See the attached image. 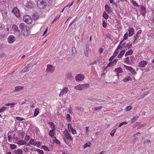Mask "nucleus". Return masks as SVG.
<instances>
[{"label": "nucleus", "mask_w": 154, "mask_h": 154, "mask_svg": "<svg viewBox=\"0 0 154 154\" xmlns=\"http://www.w3.org/2000/svg\"><path fill=\"white\" fill-rule=\"evenodd\" d=\"M116 132V129H114L110 133V135L112 137H113L115 133Z\"/></svg>", "instance_id": "de8ad7c7"}, {"label": "nucleus", "mask_w": 154, "mask_h": 154, "mask_svg": "<svg viewBox=\"0 0 154 154\" xmlns=\"http://www.w3.org/2000/svg\"><path fill=\"white\" fill-rule=\"evenodd\" d=\"M132 3L135 6H136L137 7H139V5L137 4V2L134 1H132Z\"/></svg>", "instance_id": "8fccbe9b"}, {"label": "nucleus", "mask_w": 154, "mask_h": 154, "mask_svg": "<svg viewBox=\"0 0 154 154\" xmlns=\"http://www.w3.org/2000/svg\"><path fill=\"white\" fill-rule=\"evenodd\" d=\"M36 150L40 154H43L44 153V152H43V151H42V150H41L39 149H36Z\"/></svg>", "instance_id": "13d9d810"}, {"label": "nucleus", "mask_w": 154, "mask_h": 154, "mask_svg": "<svg viewBox=\"0 0 154 154\" xmlns=\"http://www.w3.org/2000/svg\"><path fill=\"white\" fill-rule=\"evenodd\" d=\"M30 140V137L28 135H26L25 136V140L24 141H26V142L28 141L29 140Z\"/></svg>", "instance_id": "a19ab883"}, {"label": "nucleus", "mask_w": 154, "mask_h": 154, "mask_svg": "<svg viewBox=\"0 0 154 154\" xmlns=\"http://www.w3.org/2000/svg\"><path fill=\"white\" fill-rule=\"evenodd\" d=\"M54 141V143H56L57 144H60V142L57 139V138L55 137L53 138Z\"/></svg>", "instance_id": "2f4dec72"}, {"label": "nucleus", "mask_w": 154, "mask_h": 154, "mask_svg": "<svg viewBox=\"0 0 154 154\" xmlns=\"http://www.w3.org/2000/svg\"><path fill=\"white\" fill-rule=\"evenodd\" d=\"M148 62L146 60H143L140 62L139 63L138 66L140 67H144L147 64Z\"/></svg>", "instance_id": "f8f14e48"}, {"label": "nucleus", "mask_w": 154, "mask_h": 154, "mask_svg": "<svg viewBox=\"0 0 154 154\" xmlns=\"http://www.w3.org/2000/svg\"><path fill=\"white\" fill-rule=\"evenodd\" d=\"M134 29L132 28H129L128 30L129 32V34L127 32L126 33V40L128 36L129 37H131L134 33Z\"/></svg>", "instance_id": "423d86ee"}, {"label": "nucleus", "mask_w": 154, "mask_h": 154, "mask_svg": "<svg viewBox=\"0 0 154 154\" xmlns=\"http://www.w3.org/2000/svg\"><path fill=\"white\" fill-rule=\"evenodd\" d=\"M69 91V89L66 87H64L61 91L59 94V96L61 97L63 94H67Z\"/></svg>", "instance_id": "9d476101"}, {"label": "nucleus", "mask_w": 154, "mask_h": 154, "mask_svg": "<svg viewBox=\"0 0 154 154\" xmlns=\"http://www.w3.org/2000/svg\"><path fill=\"white\" fill-rule=\"evenodd\" d=\"M91 145V144L90 142L86 143L83 146V148L85 149L88 147H90Z\"/></svg>", "instance_id": "58836bf2"}, {"label": "nucleus", "mask_w": 154, "mask_h": 154, "mask_svg": "<svg viewBox=\"0 0 154 154\" xmlns=\"http://www.w3.org/2000/svg\"><path fill=\"white\" fill-rule=\"evenodd\" d=\"M103 17H104V18L106 20L109 17L108 15L105 12H104L103 15Z\"/></svg>", "instance_id": "ea45409f"}, {"label": "nucleus", "mask_w": 154, "mask_h": 154, "mask_svg": "<svg viewBox=\"0 0 154 154\" xmlns=\"http://www.w3.org/2000/svg\"><path fill=\"white\" fill-rule=\"evenodd\" d=\"M72 51L73 54H75L76 52V49L75 47H73L72 48Z\"/></svg>", "instance_id": "0e129e2a"}, {"label": "nucleus", "mask_w": 154, "mask_h": 154, "mask_svg": "<svg viewBox=\"0 0 154 154\" xmlns=\"http://www.w3.org/2000/svg\"><path fill=\"white\" fill-rule=\"evenodd\" d=\"M29 145V144L28 143H27L26 144V146H25L23 147V151L24 152H26L28 151V148L27 147V146H28Z\"/></svg>", "instance_id": "e433bc0d"}, {"label": "nucleus", "mask_w": 154, "mask_h": 154, "mask_svg": "<svg viewBox=\"0 0 154 154\" xmlns=\"http://www.w3.org/2000/svg\"><path fill=\"white\" fill-rule=\"evenodd\" d=\"M31 64H27L26 66L22 70L23 72H27L29 71V69L31 67Z\"/></svg>", "instance_id": "412c9836"}, {"label": "nucleus", "mask_w": 154, "mask_h": 154, "mask_svg": "<svg viewBox=\"0 0 154 154\" xmlns=\"http://www.w3.org/2000/svg\"><path fill=\"white\" fill-rule=\"evenodd\" d=\"M24 88V86H17L15 87V88L14 92H19L21 90H23Z\"/></svg>", "instance_id": "dca6fc26"}, {"label": "nucleus", "mask_w": 154, "mask_h": 154, "mask_svg": "<svg viewBox=\"0 0 154 154\" xmlns=\"http://www.w3.org/2000/svg\"><path fill=\"white\" fill-rule=\"evenodd\" d=\"M66 119L68 121H71V117L69 114H68L66 115Z\"/></svg>", "instance_id": "49530a36"}, {"label": "nucleus", "mask_w": 154, "mask_h": 154, "mask_svg": "<svg viewBox=\"0 0 154 154\" xmlns=\"http://www.w3.org/2000/svg\"><path fill=\"white\" fill-rule=\"evenodd\" d=\"M126 63L128 64H131V60H130L129 57L126 58Z\"/></svg>", "instance_id": "f704fd0d"}, {"label": "nucleus", "mask_w": 154, "mask_h": 154, "mask_svg": "<svg viewBox=\"0 0 154 154\" xmlns=\"http://www.w3.org/2000/svg\"><path fill=\"white\" fill-rule=\"evenodd\" d=\"M48 27H46V28L45 29V31L44 32L43 34V36L45 35L47 33L48 29Z\"/></svg>", "instance_id": "bf43d9fd"}, {"label": "nucleus", "mask_w": 154, "mask_h": 154, "mask_svg": "<svg viewBox=\"0 0 154 154\" xmlns=\"http://www.w3.org/2000/svg\"><path fill=\"white\" fill-rule=\"evenodd\" d=\"M125 53V50H123L120 53L118 56V57L119 58H122Z\"/></svg>", "instance_id": "cd10ccee"}, {"label": "nucleus", "mask_w": 154, "mask_h": 154, "mask_svg": "<svg viewBox=\"0 0 154 154\" xmlns=\"http://www.w3.org/2000/svg\"><path fill=\"white\" fill-rule=\"evenodd\" d=\"M12 28L14 32H17L18 33L20 32V30L16 25L14 24L12 26Z\"/></svg>", "instance_id": "6ab92c4d"}, {"label": "nucleus", "mask_w": 154, "mask_h": 154, "mask_svg": "<svg viewBox=\"0 0 154 154\" xmlns=\"http://www.w3.org/2000/svg\"><path fill=\"white\" fill-rule=\"evenodd\" d=\"M76 109L78 110H80L82 111L83 110V109L82 107H81L78 106L77 107Z\"/></svg>", "instance_id": "774afa93"}, {"label": "nucleus", "mask_w": 154, "mask_h": 154, "mask_svg": "<svg viewBox=\"0 0 154 154\" xmlns=\"http://www.w3.org/2000/svg\"><path fill=\"white\" fill-rule=\"evenodd\" d=\"M63 140L64 142L66 144H69L67 141V140L72 141H73V138L71 137L70 134L69 133L67 129H65V130L63 131Z\"/></svg>", "instance_id": "f03ea898"}, {"label": "nucleus", "mask_w": 154, "mask_h": 154, "mask_svg": "<svg viewBox=\"0 0 154 154\" xmlns=\"http://www.w3.org/2000/svg\"><path fill=\"white\" fill-rule=\"evenodd\" d=\"M42 147L45 150L49 151V148L47 146H42Z\"/></svg>", "instance_id": "4d7b16f0"}, {"label": "nucleus", "mask_w": 154, "mask_h": 154, "mask_svg": "<svg viewBox=\"0 0 154 154\" xmlns=\"http://www.w3.org/2000/svg\"><path fill=\"white\" fill-rule=\"evenodd\" d=\"M39 17V15L38 13L36 12H35L32 15V17L33 18V20H37Z\"/></svg>", "instance_id": "b1692460"}, {"label": "nucleus", "mask_w": 154, "mask_h": 154, "mask_svg": "<svg viewBox=\"0 0 154 154\" xmlns=\"http://www.w3.org/2000/svg\"><path fill=\"white\" fill-rule=\"evenodd\" d=\"M17 146L14 144H10V148L12 149H14L16 148Z\"/></svg>", "instance_id": "603ef678"}, {"label": "nucleus", "mask_w": 154, "mask_h": 154, "mask_svg": "<svg viewBox=\"0 0 154 154\" xmlns=\"http://www.w3.org/2000/svg\"><path fill=\"white\" fill-rule=\"evenodd\" d=\"M29 144L39 147L41 146V143L40 142L35 141L34 140L31 138L29 142Z\"/></svg>", "instance_id": "39448f33"}, {"label": "nucleus", "mask_w": 154, "mask_h": 154, "mask_svg": "<svg viewBox=\"0 0 154 154\" xmlns=\"http://www.w3.org/2000/svg\"><path fill=\"white\" fill-rule=\"evenodd\" d=\"M132 46V45L131 44H128L126 45V50L129 49Z\"/></svg>", "instance_id": "37998d69"}, {"label": "nucleus", "mask_w": 154, "mask_h": 154, "mask_svg": "<svg viewBox=\"0 0 154 154\" xmlns=\"http://www.w3.org/2000/svg\"><path fill=\"white\" fill-rule=\"evenodd\" d=\"M16 119L17 120H18L19 121H22L24 119L23 118L20 117H16Z\"/></svg>", "instance_id": "3c124183"}, {"label": "nucleus", "mask_w": 154, "mask_h": 154, "mask_svg": "<svg viewBox=\"0 0 154 154\" xmlns=\"http://www.w3.org/2000/svg\"><path fill=\"white\" fill-rule=\"evenodd\" d=\"M126 69L130 72L132 74L134 75L136 73L135 70L131 67L126 65Z\"/></svg>", "instance_id": "4468645a"}, {"label": "nucleus", "mask_w": 154, "mask_h": 154, "mask_svg": "<svg viewBox=\"0 0 154 154\" xmlns=\"http://www.w3.org/2000/svg\"><path fill=\"white\" fill-rule=\"evenodd\" d=\"M115 72H116L117 74H119L122 73L123 72V70L121 68L119 67L115 69Z\"/></svg>", "instance_id": "c85d7f7f"}, {"label": "nucleus", "mask_w": 154, "mask_h": 154, "mask_svg": "<svg viewBox=\"0 0 154 154\" xmlns=\"http://www.w3.org/2000/svg\"><path fill=\"white\" fill-rule=\"evenodd\" d=\"M133 52V51L132 50L130 49L126 53V56L131 55L132 54Z\"/></svg>", "instance_id": "473e14b6"}, {"label": "nucleus", "mask_w": 154, "mask_h": 154, "mask_svg": "<svg viewBox=\"0 0 154 154\" xmlns=\"http://www.w3.org/2000/svg\"><path fill=\"white\" fill-rule=\"evenodd\" d=\"M150 143V140H149L147 139L144 141V144L146 145H148Z\"/></svg>", "instance_id": "a18cd8bd"}, {"label": "nucleus", "mask_w": 154, "mask_h": 154, "mask_svg": "<svg viewBox=\"0 0 154 154\" xmlns=\"http://www.w3.org/2000/svg\"><path fill=\"white\" fill-rule=\"evenodd\" d=\"M16 152L17 154H22L23 153L22 150L19 149L16 151Z\"/></svg>", "instance_id": "c03bdc74"}, {"label": "nucleus", "mask_w": 154, "mask_h": 154, "mask_svg": "<svg viewBox=\"0 0 154 154\" xmlns=\"http://www.w3.org/2000/svg\"><path fill=\"white\" fill-rule=\"evenodd\" d=\"M48 123L50 125V127L52 128L51 130H56L55 125L54 123L52 122H49Z\"/></svg>", "instance_id": "393cba45"}, {"label": "nucleus", "mask_w": 154, "mask_h": 154, "mask_svg": "<svg viewBox=\"0 0 154 154\" xmlns=\"http://www.w3.org/2000/svg\"><path fill=\"white\" fill-rule=\"evenodd\" d=\"M122 42H123V41H122V42H120L119 45L117 47V48L116 50L115 51V52L117 54H118L119 52V50L120 48H122L123 47V46H121V44L122 43Z\"/></svg>", "instance_id": "bb28decb"}, {"label": "nucleus", "mask_w": 154, "mask_h": 154, "mask_svg": "<svg viewBox=\"0 0 154 154\" xmlns=\"http://www.w3.org/2000/svg\"><path fill=\"white\" fill-rule=\"evenodd\" d=\"M103 26L104 28H106L107 26V23L105 21L103 20Z\"/></svg>", "instance_id": "864d4df0"}, {"label": "nucleus", "mask_w": 154, "mask_h": 154, "mask_svg": "<svg viewBox=\"0 0 154 154\" xmlns=\"http://www.w3.org/2000/svg\"><path fill=\"white\" fill-rule=\"evenodd\" d=\"M142 31L141 29L139 30L136 33V34L140 35L141 34L142 32Z\"/></svg>", "instance_id": "052dcab7"}, {"label": "nucleus", "mask_w": 154, "mask_h": 154, "mask_svg": "<svg viewBox=\"0 0 154 154\" xmlns=\"http://www.w3.org/2000/svg\"><path fill=\"white\" fill-rule=\"evenodd\" d=\"M39 109L38 108H37L35 109L34 112V117L36 116L39 113Z\"/></svg>", "instance_id": "7c9ffc66"}, {"label": "nucleus", "mask_w": 154, "mask_h": 154, "mask_svg": "<svg viewBox=\"0 0 154 154\" xmlns=\"http://www.w3.org/2000/svg\"><path fill=\"white\" fill-rule=\"evenodd\" d=\"M55 130L51 129L48 132V134L52 138H53L55 137L54 136L55 134Z\"/></svg>", "instance_id": "f3484780"}, {"label": "nucleus", "mask_w": 154, "mask_h": 154, "mask_svg": "<svg viewBox=\"0 0 154 154\" xmlns=\"http://www.w3.org/2000/svg\"><path fill=\"white\" fill-rule=\"evenodd\" d=\"M131 79L130 76L126 78V82L131 80Z\"/></svg>", "instance_id": "680f3d73"}, {"label": "nucleus", "mask_w": 154, "mask_h": 154, "mask_svg": "<svg viewBox=\"0 0 154 154\" xmlns=\"http://www.w3.org/2000/svg\"><path fill=\"white\" fill-rule=\"evenodd\" d=\"M103 108L102 106H100L99 107H96L94 108V111H97L99 109H101Z\"/></svg>", "instance_id": "5fc2aeb1"}, {"label": "nucleus", "mask_w": 154, "mask_h": 154, "mask_svg": "<svg viewBox=\"0 0 154 154\" xmlns=\"http://www.w3.org/2000/svg\"><path fill=\"white\" fill-rule=\"evenodd\" d=\"M70 130H71V132L74 135L76 134L77 132L76 130L75 129H73L72 127H71V129H70Z\"/></svg>", "instance_id": "72a5a7b5"}, {"label": "nucleus", "mask_w": 154, "mask_h": 154, "mask_svg": "<svg viewBox=\"0 0 154 154\" xmlns=\"http://www.w3.org/2000/svg\"><path fill=\"white\" fill-rule=\"evenodd\" d=\"M89 88V85L87 84L83 85L79 84L75 86L74 88L79 90H82Z\"/></svg>", "instance_id": "20e7f679"}, {"label": "nucleus", "mask_w": 154, "mask_h": 154, "mask_svg": "<svg viewBox=\"0 0 154 154\" xmlns=\"http://www.w3.org/2000/svg\"><path fill=\"white\" fill-rule=\"evenodd\" d=\"M85 78V76L82 74H79L77 75L75 79L77 81L80 82L82 81Z\"/></svg>", "instance_id": "1a4fd4ad"}, {"label": "nucleus", "mask_w": 154, "mask_h": 154, "mask_svg": "<svg viewBox=\"0 0 154 154\" xmlns=\"http://www.w3.org/2000/svg\"><path fill=\"white\" fill-rule=\"evenodd\" d=\"M112 65V61H110V62H109L107 64V66H106V68H107L109 67L111 65Z\"/></svg>", "instance_id": "69168bd1"}, {"label": "nucleus", "mask_w": 154, "mask_h": 154, "mask_svg": "<svg viewBox=\"0 0 154 154\" xmlns=\"http://www.w3.org/2000/svg\"><path fill=\"white\" fill-rule=\"evenodd\" d=\"M140 36V35L136 34L133 37L134 39V40L133 42L134 44H136L138 42V40H140L139 38Z\"/></svg>", "instance_id": "2eb2a0df"}, {"label": "nucleus", "mask_w": 154, "mask_h": 154, "mask_svg": "<svg viewBox=\"0 0 154 154\" xmlns=\"http://www.w3.org/2000/svg\"><path fill=\"white\" fill-rule=\"evenodd\" d=\"M132 108V106H129L126 108V111H128L130 110Z\"/></svg>", "instance_id": "09e8293b"}, {"label": "nucleus", "mask_w": 154, "mask_h": 154, "mask_svg": "<svg viewBox=\"0 0 154 154\" xmlns=\"http://www.w3.org/2000/svg\"><path fill=\"white\" fill-rule=\"evenodd\" d=\"M8 40L9 43L12 44L16 40V38L14 35H11L8 37Z\"/></svg>", "instance_id": "9b49d317"}, {"label": "nucleus", "mask_w": 154, "mask_h": 154, "mask_svg": "<svg viewBox=\"0 0 154 154\" xmlns=\"http://www.w3.org/2000/svg\"><path fill=\"white\" fill-rule=\"evenodd\" d=\"M11 131H9L8 132L7 134L8 135V141L9 142L11 143V141L13 139V138L11 136L9 135V134H11Z\"/></svg>", "instance_id": "c756f323"}, {"label": "nucleus", "mask_w": 154, "mask_h": 154, "mask_svg": "<svg viewBox=\"0 0 154 154\" xmlns=\"http://www.w3.org/2000/svg\"><path fill=\"white\" fill-rule=\"evenodd\" d=\"M24 21L26 23L30 24L32 22V19L31 17L28 15H25L23 17Z\"/></svg>", "instance_id": "0eeeda50"}, {"label": "nucleus", "mask_w": 154, "mask_h": 154, "mask_svg": "<svg viewBox=\"0 0 154 154\" xmlns=\"http://www.w3.org/2000/svg\"><path fill=\"white\" fill-rule=\"evenodd\" d=\"M89 51V45H86V50L84 52L85 55L87 57H88V56Z\"/></svg>", "instance_id": "4be33fe9"}, {"label": "nucleus", "mask_w": 154, "mask_h": 154, "mask_svg": "<svg viewBox=\"0 0 154 154\" xmlns=\"http://www.w3.org/2000/svg\"><path fill=\"white\" fill-rule=\"evenodd\" d=\"M47 2L45 0H38L37 2V7L40 9L45 8L47 6Z\"/></svg>", "instance_id": "7ed1b4c3"}, {"label": "nucleus", "mask_w": 154, "mask_h": 154, "mask_svg": "<svg viewBox=\"0 0 154 154\" xmlns=\"http://www.w3.org/2000/svg\"><path fill=\"white\" fill-rule=\"evenodd\" d=\"M71 127H72L71 126V124L70 123H69L68 124V126H67L69 130L70 129H71Z\"/></svg>", "instance_id": "e2e57ef3"}, {"label": "nucleus", "mask_w": 154, "mask_h": 154, "mask_svg": "<svg viewBox=\"0 0 154 154\" xmlns=\"http://www.w3.org/2000/svg\"><path fill=\"white\" fill-rule=\"evenodd\" d=\"M15 104V103H8L6 104L5 105L7 106H11V108H12L14 107V106Z\"/></svg>", "instance_id": "4c0bfd02"}, {"label": "nucleus", "mask_w": 154, "mask_h": 154, "mask_svg": "<svg viewBox=\"0 0 154 154\" xmlns=\"http://www.w3.org/2000/svg\"><path fill=\"white\" fill-rule=\"evenodd\" d=\"M66 77L67 79L70 80H71L73 78V76H72L71 73L70 72H69L66 74Z\"/></svg>", "instance_id": "5701e85b"}, {"label": "nucleus", "mask_w": 154, "mask_h": 154, "mask_svg": "<svg viewBox=\"0 0 154 154\" xmlns=\"http://www.w3.org/2000/svg\"><path fill=\"white\" fill-rule=\"evenodd\" d=\"M7 109V107H2L0 109V113L3 112Z\"/></svg>", "instance_id": "79ce46f5"}, {"label": "nucleus", "mask_w": 154, "mask_h": 154, "mask_svg": "<svg viewBox=\"0 0 154 154\" xmlns=\"http://www.w3.org/2000/svg\"><path fill=\"white\" fill-rule=\"evenodd\" d=\"M55 67L51 65L48 64L47 66L46 71L48 72L53 73L55 70Z\"/></svg>", "instance_id": "6e6552de"}, {"label": "nucleus", "mask_w": 154, "mask_h": 154, "mask_svg": "<svg viewBox=\"0 0 154 154\" xmlns=\"http://www.w3.org/2000/svg\"><path fill=\"white\" fill-rule=\"evenodd\" d=\"M105 9L109 14H110L112 12L111 8L107 5H105Z\"/></svg>", "instance_id": "a211bd4d"}, {"label": "nucleus", "mask_w": 154, "mask_h": 154, "mask_svg": "<svg viewBox=\"0 0 154 154\" xmlns=\"http://www.w3.org/2000/svg\"><path fill=\"white\" fill-rule=\"evenodd\" d=\"M17 143L18 145L19 146L20 145L27 144L26 142V141L22 140H20L18 141Z\"/></svg>", "instance_id": "a878e982"}, {"label": "nucleus", "mask_w": 154, "mask_h": 154, "mask_svg": "<svg viewBox=\"0 0 154 154\" xmlns=\"http://www.w3.org/2000/svg\"><path fill=\"white\" fill-rule=\"evenodd\" d=\"M26 6L31 9L34 8L33 5L31 2H28L26 4Z\"/></svg>", "instance_id": "aec40b11"}, {"label": "nucleus", "mask_w": 154, "mask_h": 154, "mask_svg": "<svg viewBox=\"0 0 154 154\" xmlns=\"http://www.w3.org/2000/svg\"><path fill=\"white\" fill-rule=\"evenodd\" d=\"M138 118V116H134L133 118L131 120V122H134Z\"/></svg>", "instance_id": "c9c22d12"}, {"label": "nucleus", "mask_w": 154, "mask_h": 154, "mask_svg": "<svg viewBox=\"0 0 154 154\" xmlns=\"http://www.w3.org/2000/svg\"><path fill=\"white\" fill-rule=\"evenodd\" d=\"M15 16L17 17H20V13L18 9L17 8H14L12 11Z\"/></svg>", "instance_id": "ddd939ff"}, {"label": "nucleus", "mask_w": 154, "mask_h": 154, "mask_svg": "<svg viewBox=\"0 0 154 154\" xmlns=\"http://www.w3.org/2000/svg\"><path fill=\"white\" fill-rule=\"evenodd\" d=\"M118 61V60L117 59L114 60L113 61H112V65H116Z\"/></svg>", "instance_id": "6e6d98bb"}, {"label": "nucleus", "mask_w": 154, "mask_h": 154, "mask_svg": "<svg viewBox=\"0 0 154 154\" xmlns=\"http://www.w3.org/2000/svg\"><path fill=\"white\" fill-rule=\"evenodd\" d=\"M73 1L71 4H67L66 6V7H70L73 4Z\"/></svg>", "instance_id": "338daca9"}, {"label": "nucleus", "mask_w": 154, "mask_h": 154, "mask_svg": "<svg viewBox=\"0 0 154 154\" xmlns=\"http://www.w3.org/2000/svg\"><path fill=\"white\" fill-rule=\"evenodd\" d=\"M19 27L21 29V33L24 36H26L30 34L29 27L24 23H21L19 25Z\"/></svg>", "instance_id": "f257e3e1"}]
</instances>
